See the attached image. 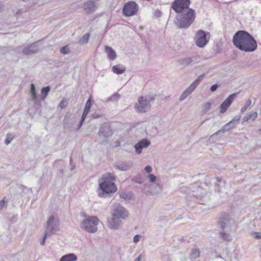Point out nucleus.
<instances>
[{
    "instance_id": "nucleus-1",
    "label": "nucleus",
    "mask_w": 261,
    "mask_h": 261,
    "mask_svg": "<svg viewBox=\"0 0 261 261\" xmlns=\"http://www.w3.org/2000/svg\"><path fill=\"white\" fill-rule=\"evenodd\" d=\"M232 42L234 46L246 53L254 51L257 46L255 39L245 31H239L233 35Z\"/></svg>"
},
{
    "instance_id": "nucleus-2",
    "label": "nucleus",
    "mask_w": 261,
    "mask_h": 261,
    "mask_svg": "<svg viewBox=\"0 0 261 261\" xmlns=\"http://www.w3.org/2000/svg\"><path fill=\"white\" fill-rule=\"evenodd\" d=\"M116 178L113 174L107 173L102 175L99 180V188L101 192L98 193L100 197H103L105 194L114 193L117 190V188L114 183Z\"/></svg>"
},
{
    "instance_id": "nucleus-3",
    "label": "nucleus",
    "mask_w": 261,
    "mask_h": 261,
    "mask_svg": "<svg viewBox=\"0 0 261 261\" xmlns=\"http://www.w3.org/2000/svg\"><path fill=\"white\" fill-rule=\"evenodd\" d=\"M177 13L175 23L179 29H187L195 20V11L192 9Z\"/></svg>"
},
{
    "instance_id": "nucleus-4",
    "label": "nucleus",
    "mask_w": 261,
    "mask_h": 261,
    "mask_svg": "<svg viewBox=\"0 0 261 261\" xmlns=\"http://www.w3.org/2000/svg\"><path fill=\"white\" fill-rule=\"evenodd\" d=\"M154 100L153 95H146L140 96L138 98V102L135 105V111L138 113H145L150 108V102Z\"/></svg>"
},
{
    "instance_id": "nucleus-5",
    "label": "nucleus",
    "mask_w": 261,
    "mask_h": 261,
    "mask_svg": "<svg viewBox=\"0 0 261 261\" xmlns=\"http://www.w3.org/2000/svg\"><path fill=\"white\" fill-rule=\"evenodd\" d=\"M98 223L99 220L96 216L88 217L81 222L80 227L89 233H95L97 230Z\"/></svg>"
},
{
    "instance_id": "nucleus-6",
    "label": "nucleus",
    "mask_w": 261,
    "mask_h": 261,
    "mask_svg": "<svg viewBox=\"0 0 261 261\" xmlns=\"http://www.w3.org/2000/svg\"><path fill=\"white\" fill-rule=\"evenodd\" d=\"M60 221L57 217L49 216L47 220L45 231L51 235L56 233L60 230Z\"/></svg>"
},
{
    "instance_id": "nucleus-7",
    "label": "nucleus",
    "mask_w": 261,
    "mask_h": 261,
    "mask_svg": "<svg viewBox=\"0 0 261 261\" xmlns=\"http://www.w3.org/2000/svg\"><path fill=\"white\" fill-rule=\"evenodd\" d=\"M113 134V130L109 124H102L100 126L98 133V135L100 139V143H107L109 137H111Z\"/></svg>"
},
{
    "instance_id": "nucleus-8",
    "label": "nucleus",
    "mask_w": 261,
    "mask_h": 261,
    "mask_svg": "<svg viewBox=\"0 0 261 261\" xmlns=\"http://www.w3.org/2000/svg\"><path fill=\"white\" fill-rule=\"evenodd\" d=\"M234 223V221L227 214H222L218 222V227L226 231H230L231 225Z\"/></svg>"
},
{
    "instance_id": "nucleus-9",
    "label": "nucleus",
    "mask_w": 261,
    "mask_h": 261,
    "mask_svg": "<svg viewBox=\"0 0 261 261\" xmlns=\"http://www.w3.org/2000/svg\"><path fill=\"white\" fill-rule=\"evenodd\" d=\"M138 10V5L134 1H129L124 4L122 13L125 16L129 17L136 15Z\"/></svg>"
},
{
    "instance_id": "nucleus-10",
    "label": "nucleus",
    "mask_w": 261,
    "mask_h": 261,
    "mask_svg": "<svg viewBox=\"0 0 261 261\" xmlns=\"http://www.w3.org/2000/svg\"><path fill=\"white\" fill-rule=\"evenodd\" d=\"M205 76L203 74L199 75L196 80H195L186 89L184 90L179 97V100L182 101L185 99L189 95H190L199 85L201 81H202Z\"/></svg>"
},
{
    "instance_id": "nucleus-11",
    "label": "nucleus",
    "mask_w": 261,
    "mask_h": 261,
    "mask_svg": "<svg viewBox=\"0 0 261 261\" xmlns=\"http://www.w3.org/2000/svg\"><path fill=\"white\" fill-rule=\"evenodd\" d=\"M111 215L112 216H116L121 220H124L128 218L129 214L126 209L120 204H115L112 206Z\"/></svg>"
},
{
    "instance_id": "nucleus-12",
    "label": "nucleus",
    "mask_w": 261,
    "mask_h": 261,
    "mask_svg": "<svg viewBox=\"0 0 261 261\" xmlns=\"http://www.w3.org/2000/svg\"><path fill=\"white\" fill-rule=\"evenodd\" d=\"M190 0H175L172 4L171 8L176 13H180L190 9Z\"/></svg>"
},
{
    "instance_id": "nucleus-13",
    "label": "nucleus",
    "mask_w": 261,
    "mask_h": 261,
    "mask_svg": "<svg viewBox=\"0 0 261 261\" xmlns=\"http://www.w3.org/2000/svg\"><path fill=\"white\" fill-rule=\"evenodd\" d=\"M210 37L209 33L199 30L196 34V45L199 47H203L208 43Z\"/></svg>"
},
{
    "instance_id": "nucleus-14",
    "label": "nucleus",
    "mask_w": 261,
    "mask_h": 261,
    "mask_svg": "<svg viewBox=\"0 0 261 261\" xmlns=\"http://www.w3.org/2000/svg\"><path fill=\"white\" fill-rule=\"evenodd\" d=\"M238 93H234L230 94L228 97L221 104L220 106V112L221 114L224 113L228 108L230 107L232 101L234 100Z\"/></svg>"
},
{
    "instance_id": "nucleus-15",
    "label": "nucleus",
    "mask_w": 261,
    "mask_h": 261,
    "mask_svg": "<svg viewBox=\"0 0 261 261\" xmlns=\"http://www.w3.org/2000/svg\"><path fill=\"white\" fill-rule=\"evenodd\" d=\"M122 225V222L120 219L116 216H112L108 218L107 219V225L110 229L116 230Z\"/></svg>"
},
{
    "instance_id": "nucleus-16",
    "label": "nucleus",
    "mask_w": 261,
    "mask_h": 261,
    "mask_svg": "<svg viewBox=\"0 0 261 261\" xmlns=\"http://www.w3.org/2000/svg\"><path fill=\"white\" fill-rule=\"evenodd\" d=\"M83 8L87 14H90L96 11L97 6L95 1L89 0L84 3Z\"/></svg>"
},
{
    "instance_id": "nucleus-17",
    "label": "nucleus",
    "mask_w": 261,
    "mask_h": 261,
    "mask_svg": "<svg viewBox=\"0 0 261 261\" xmlns=\"http://www.w3.org/2000/svg\"><path fill=\"white\" fill-rule=\"evenodd\" d=\"M133 166V163L130 161L117 162L115 164L114 167L120 171H127Z\"/></svg>"
},
{
    "instance_id": "nucleus-18",
    "label": "nucleus",
    "mask_w": 261,
    "mask_h": 261,
    "mask_svg": "<svg viewBox=\"0 0 261 261\" xmlns=\"http://www.w3.org/2000/svg\"><path fill=\"white\" fill-rule=\"evenodd\" d=\"M39 49L37 46V42L33 43L23 49L22 53L27 56L32 55L39 52Z\"/></svg>"
},
{
    "instance_id": "nucleus-19",
    "label": "nucleus",
    "mask_w": 261,
    "mask_h": 261,
    "mask_svg": "<svg viewBox=\"0 0 261 261\" xmlns=\"http://www.w3.org/2000/svg\"><path fill=\"white\" fill-rule=\"evenodd\" d=\"M150 144V142L147 139H143L139 142L137 143L134 147L137 154H140L143 148L148 147Z\"/></svg>"
},
{
    "instance_id": "nucleus-20",
    "label": "nucleus",
    "mask_w": 261,
    "mask_h": 261,
    "mask_svg": "<svg viewBox=\"0 0 261 261\" xmlns=\"http://www.w3.org/2000/svg\"><path fill=\"white\" fill-rule=\"evenodd\" d=\"M236 125V124L233 123L231 121H230L229 122H228L227 123L224 125L222 127L221 129H219V130H218L217 132H216V133H215L214 134L212 135L211 136L210 138H212L214 137L215 136L217 135L219 133H220L221 132L224 133L226 131H228V130H230V129L234 127Z\"/></svg>"
},
{
    "instance_id": "nucleus-21",
    "label": "nucleus",
    "mask_w": 261,
    "mask_h": 261,
    "mask_svg": "<svg viewBox=\"0 0 261 261\" xmlns=\"http://www.w3.org/2000/svg\"><path fill=\"white\" fill-rule=\"evenodd\" d=\"M105 51L107 54L108 58L111 60H114L116 58V53L115 51L109 46H105Z\"/></svg>"
},
{
    "instance_id": "nucleus-22",
    "label": "nucleus",
    "mask_w": 261,
    "mask_h": 261,
    "mask_svg": "<svg viewBox=\"0 0 261 261\" xmlns=\"http://www.w3.org/2000/svg\"><path fill=\"white\" fill-rule=\"evenodd\" d=\"M126 70L125 67L121 64H118L112 67V71L114 73L120 74L124 73Z\"/></svg>"
},
{
    "instance_id": "nucleus-23",
    "label": "nucleus",
    "mask_w": 261,
    "mask_h": 261,
    "mask_svg": "<svg viewBox=\"0 0 261 261\" xmlns=\"http://www.w3.org/2000/svg\"><path fill=\"white\" fill-rule=\"evenodd\" d=\"M77 256L73 253H69L63 256L60 261H76Z\"/></svg>"
},
{
    "instance_id": "nucleus-24",
    "label": "nucleus",
    "mask_w": 261,
    "mask_h": 261,
    "mask_svg": "<svg viewBox=\"0 0 261 261\" xmlns=\"http://www.w3.org/2000/svg\"><path fill=\"white\" fill-rule=\"evenodd\" d=\"M257 117V113L256 112H251L249 115L245 116L243 119L242 124H245V122H248L249 119L254 120Z\"/></svg>"
},
{
    "instance_id": "nucleus-25",
    "label": "nucleus",
    "mask_w": 261,
    "mask_h": 261,
    "mask_svg": "<svg viewBox=\"0 0 261 261\" xmlns=\"http://www.w3.org/2000/svg\"><path fill=\"white\" fill-rule=\"evenodd\" d=\"M200 250L198 248H193L191 249L190 253V257L191 259H195L200 256Z\"/></svg>"
},
{
    "instance_id": "nucleus-26",
    "label": "nucleus",
    "mask_w": 261,
    "mask_h": 261,
    "mask_svg": "<svg viewBox=\"0 0 261 261\" xmlns=\"http://www.w3.org/2000/svg\"><path fill=\"white\" fill-rule=\"evenodd\" d=\"M30 92L31 94V99L33 100H35L36 102H38L39 105H40V101L38 99L37 94L36 93L35 91V86L34 84H31V89H30Z\"/></svg>"
},
{
    "instance_id": "nucleus-27",
    "label": "nucleus",
    "mask_w": 261,
    "mask_h": 261,
    "mask_svg": "<svg viewBox=\"0 0 261 261\" xmlns=\"http://www.w3.org/2000/svg\"><path fill=\"white\" fill-rule=\"evenodd\" d=\"M192 62L193 60L191 58H186L180 59L178 61L179 64L184 66V67H186L190 65Z\"/></svg>"
},
{
    "instance_id": "nucleus-28",
    "label": "nucleus",
    "mask_w": 261,
    "mask_h": 261,
    "mask_svg": "<svg viewBox=\"0 0 261 261\" xmlns=\"http://www.w3.org/2000/svg\"><path fill=\"white\" fill-rule=\"evenodd\" d=\"M223 230L224 231H222L219 233L220 238L224 241H230L231 240V238L230 234L228 233L229 231H226V230Z\"/></svg>"
},
{
    "instance_id": "nucleus-29",
    "label": "nucleus",
    "mask_w": 261,
    "mask_h": 261,
    "mask_svg": "<svg viewBox=\"0 0 261 261\" xmlns=\"http://www.w3.org/2000/svg\"><path fill=\"white\" fill-rule=\"evenodd\" d=\"M120 197L125 200H129L132 198V194L124 190L120 191Z\"/></svg>"
},
{
    "instance_id": "nucleus-30",
    "label": "nucleus",
    "mask_w": 261,
    "mask_h": 261,
    "mask_svg": "<svg viewBox=\"0 0 261 261\" xmlns=\"http://www.w3.org/2000/svg\"><path fill=\"white\" fill-rule=\"evenodd\" d=\"M50 90V87L49 86H46L45 87H43L41 89V98L42 99H44L47 96Z\"/></svg>"
},
{
    "instance_id": "nucleus-31",
    "label": "nucleus",
    "mask_w": 261,
    "mask_h": 261,
    "mask_svg": "<svg viewBox=\"0 0 261 261\" xmlns=\"http://www.w3.org/2000/svg\"><path fill=\"white\" fill-rule=\"evenodd\" d=\"M89 37L90 34L89 33H86L79 40V43L81 44L88 43Z\"/></svg>"
},
{
    "instance_id": "nucleus-32",
    "label": "nucleus",
    "mask_w": 261,
    "mask_h": 261,
    "mask_svg": "<svg viewBox=\"0 0 261 261\" xmlns=\"http://www.w3.org/2000/svg\"><path fill=\"white\" fill-rule=\"evenodd\" d=\"M14 136L12 134L8 133L6 136V139L5 141V143L6 145L9 144L11 142L12 140L14 139Z\"/></svg>"
},
{
    "instance_id": "nucleus-33",
    "label": "nucleus",
    "mask_w": 261,
    "mask_h": 261,
    "mask_svg": "<svg viewBox=\"0 0 261 261\" xmlns=\"http://www.w3.org/2000/svg\"><path fill=\"white\" fill-rule=\"evenodd\" d=\"M68 104V99L66 98H63L61 101L59 105V107L61 108V109H64Z\"/></svg>"
},
{
    "instance_id": "nucleus-34",
    "label": "nucleus",
    "mask_w": 261,
    "mask_h": 261,
    "mask_svg": "<svg viewBox=\"0 0 261 261\" xmlns=\"http://www.w3.org/2000/svg\"><path fill=\"white\" fill-rule=\"evenodd\" d=\"M120 97V95L117 93L114 94L111 97H110L107 101H115L117 100Z\"/></svg>"
},
{
    "instance_id": "nucleus-35",
    "label": "nucleus",
    "mask_w": 261,
    "mask_h": 261,
    "mask_svg": "<svg viewBox=\"0 0 261 261\" xmlns=\"http://www.w3.org/2000/svg\"><path fill=\"white\" fill-rule=\"evenodd\" d=\"M60 53L64 55L68 54L69 53V48L67 45L64 46L60 48Z\"/></svg>"
},
{
    "instance_id": "nucleus-36",
    "label": "nucleus",
    "mask_w": 261,
    "mask_h": 261,
    "mask_svg": "<svg viewBox=\"0 0 261 261\" xmlns=\"http://www.w3.org/2000/svg\"><path fill=\"white\" fill-rule=\"evenodd\" d=\"M92 106V102H91V97H90L87 101L85 105V109H86L87 110H90Z\"/></svg>"
},
{
    "instance_id": "nucleus-37",
    "label": "nucleus",
    "mask_w": 261,
    "mask_h": 261,
    "mask_svg": "<svg viewBox=\"0 0 261 261\" xmlns=\"http://www.w3.org/2000/svg\"><path fill=\"white\" fill-rule=\"evenodd\" d=\"M241 116L240 115H237L234 116L233 119L231 120L233 123L237 124L239 123L240 119H241Z\"/></svg>"
},
{
    "instance_id": "nucleus-38",
    "label": "nucleus",
    "mask_w": 261,
    "mask_h": 261,
    "mask_svg": "<svg viewBox=\"0 0 261 261\" xmlns=\"http://www.w3.org/2000/svg\"><path fill=\"white\" fill-rule=\"evenodd\" d=\"M148 177L149 178V181L152 183L154 182L156 179V176L152 174H149L148 175Z\"/></svg>"
},
{
    "instance_id": "nucleus-39",
    "label": "nucleus",
    "mask_w": 261,
    "mask_h": 261,
    "mask_svg": "<svg viewBox=\"0 0 261 261\" xmlns=\"http://www.w3.org/2000/svg\"><path fill=\"white\" fill-rule=\"evenodd\" d=\"M51 235L50 234H47L46 232L45 231L44 237L42 239V240L41 241L40 244L41 245H44L45 243V241L47 236H51Z\"/></svg>"
},
{
    "instance_id": "nucleus-40",
    "label": "nucleus",
    "mask_w": 261,
    "mask_h": 261,
    "mask_svg": "<svg viewBox=\"0 0 261 261\" xmlns=\"http://www.w3.org/2000/svg\"><path fill=\"white\" fill-rule=\"evenodd\" d=\"M103 116V115L102 113H98L95 112L92 114V118L94 119L101 118Z\"/></svg>"
},
{
    "instance_id": "nucleus-41",
    "label": "nucleus",
    "mask_w": 261,
    "mask_h": 261,
    "mask_svg": "<svg viewBox=\"0 0 261 261\" xmlns=\"http://www.w3.org/2000/svg\"><path fill=\"white\" fill-rule=\"evenodd\" d=\"M134 261H145V255L141 254Z\"/></svg>"
},
{
    "instance_id": "nucleus-42",
    "label": "nucleus",
    "mask_w": 261,
    "mask_h": 261,
    "mask_svg": "<svg viewBox=\"0 0 261 261\" xmlns=\"http://www.w3.org/2000/svg\"><path fill=\"white\" fill-rule=\"evenodd\" d=\"M211 103L210 102H206L204 105V110L205 111H208L211 108Z\"/></svg>"
},
{
    "instance_id": "nucleus-43",
    "label": "nucleus",
    "mask_w": 261,
    "mask_h": 261,
    "mask_svg": "<svg viewBox=\"0 0 261 261\" xmlns=\"http://www.w3.org/2000/svg\"><path fill=\"white\" fill-rule=\"evenodd\" d=\"M133 181H134L135 182L141 184H142V180L141 179L140 177H134L132 179Z\"/></svg>"
},
{
    "instance_id": "nucleus-44",
    "label": "nucleus",
    "mask_w": 261,
    "mask_h": 261,
    "mask_svg": "<svg viewBox=\"0 0 261 261\" xmlns=\"http://www.w3.org/2000/svg\"><path fill=\"white\" fill-rule=\"evenodd\" d=\"M219 87V86L218 84H214L211 87L210 90L212 92H215Z\"/></svg>"
},
{
    "instance_id": "nucleus-45",
    "label": "nucleus",
    "mask_w": 261,
    "mask_h": 261,
    "mask_svg": "<svg viewBox=\"0 0 261 261\" xmlns=\"http://www.w3.org/2000/svg\"><path fill=\"white\" fill-rule=\"evenodd\" d=\"M89 111H90L89 110H87V109L84 108V110L82 116V118L84 117V118L85 119L86 116H87L88 113L89 112Z\"/></svg>"
},
{
    "instance_id": "nucleus-46",
    "label": "nucleus",
    "mask_w": 261,
    "mask_h": 261,
    "mask_svg": "<svg viewBox=\"0 0 261 261\" xmlns=\"http://www.w3.org/2000/svg\"><path fill=\"white\" fill-rule=\"evenodd\" d=\"M152 167L149 165L146 166L144 169V170L147 173H150L152 171Z\"/></svg>"
},
{
    "instance_id": "nucleus-47",
    "label": "nucleus",
    "mask_w": 261,
    "mask_h": 261,
    "mask_svg": "<svg viewBox=\"0 0 261 261\" xmlns=\"http://www.w3.org/2000/svg\"><path fill=\"white\" fill-rule=\"evenodd\" d=\"M141 236L139 234H137L134 236L133 241L135 243H138L140 239Z\"/></svg>"
},
{
    "instance_id": "nucleus-48",
    "label": "nucleus",
    "mask_w": 261,
    "mask_h": 261,
    "mask_svg": "<svg viewBox=\"0 0 261 261\" xmlns=\"http://www.w3.org/2000/svg\"><path fill=\"white\" fill-rule=\"evenodd\" d=\"M85 119L83 118H81V120L79 122V125H78V129L80 128L85 121Z\"/></svg>"
},
{
    "instance_id": "nucleus-49",
    "label": "nucleus",
    "mask_w": 261,
    "mask_h": 261,
    "mask_svg": "<svg viewBox=\"0 0 261 261\" xmlns=\"http://www.w3.org/2000/svg\"><path fill=\"white\" fill-rule=\"evenodd\" d=\"M251 105V100L250 99H248L245 105V106L246 107V108H248L250 106V105Z\"/></svg>"
},
{
    "instance_id": "nucleus-50",
    "label": "nucleus",
    "mask_w": 261,
    "mask_h": 261,
    "mask_svg": "<svg viewBox=\"0 0 261 261\" xmlns=\"http://www.w3.org/2000/svg\"><path fill=\"white\" fill-rule=\"evenodd\" d=\"M5 203V201L4 199L1 200L0 201V207H1V208H2L4 206Z\"/></svg>"
},
{
    "instance_id": "nucleus-51",
    "label": "nucleus",
    "mask_w": 261,
    "mask_h": 261,
    "mask_svg": "<svg viewBox=\"0 0 261 261\" xmlns=\"http://www.w3.org/2000/svg\"><path fill=\"white\" fill-rule=\"evenodd\" d=\"M247 109V108H246L245 106L243 107L241 110V112L242 113H244V112H245L246 111Z\"/></svg>"
},
{
    "instance_id": "nucleus-52",
    "label": "nucleus",
    "mask_w": 261,
    "mask_h": 261,
    "mask_svg": "<svg viewBox=\"0 0 261 261\" xmlns=\"http://www.w3.org/2000/svg\"><path fill=\"white\" fill-rule=\"evenodd\" d=\"M255 238H256V239H261V233H259V234H256L255 236Z\"/></svg>"
},
{
    "instance_id": "nucleus-53",
    "label": "nucleus",
    "mask_w": 261,
    "mask_h": 261,
    "mask_svg": "<svg viewBox=\"0 0 261 261\" xmlns=\"http://www.w3.org/2000/svg\"><path fill=\"white\" fill-rule=\"evenodd\" d=\"M216 179L217 181H218V182H220L221 181V178H220L219 177H217Z\"/></svg>"
},
{
    "instance_id": "nucleus-54",
    "label": "nucleus",
    "mask_w": 261,
    "mask_h": 261,
    "mask_svg": "<svg viewBox=\"0 0 261 261\" xmlns=\"http://www.w3.org/2000/svg\"><path fill=\"white\" fill-rule=\"evenodd\" d=\"M20 187L21 188H22V189H24V188H26V187L23 186V185H20Z\"/></svg>"
},
{
    "instance_id": "nucleus-55",
    "label": "nucleus",
    "mask_w": 261,
    "mask_h": 261,
    "mask_svg": "<svg viewBox=\"0 0 261 261\" xmlns=\"http://www.w3.org/2000/svg\"><path fill=\"white\" fill-rule=\"evenodd\" d=\"M63 172H64V170H63V169H60V172L61 173H62H62H63Z\"/></svg>"
},
{
    "instance_id": "nucleus-56",
    "label": "nucleus",
    "mask_w": 261,
    "mask_h": 261,
    "mask_svg": "<svg viewBox=\"0 0 261 261\" xmlns=\"http://www.w3.org/2000/svg\"><path fill=\"white\" fill-rule=\"evenodd\" d=\"M167 261H170V259L169 257H167Z\"/></svg>"
},
{
    "instance_id": "nucleus-57",
    "label": "nucleus",
    "mask_w": 261,
    "mask_h": 261,
    "mask_svg": "<svg viewBox=\"0 0 261 261\" xmlns=\"http://www.w3.org/2000/svg\"><path fill=\"white\" fill-rule=\"evenodd\" d=\"M180 241H184V239H183V238L180 239Z\"/></svg>"
},
{
    "instance_id": "nucleus-58",
    "label": "nucleus",
    "mask_w": 261,
    "mask_h": 261,
    "mask_svg": "<svg viewBox=\"0 0 261 261\" xmlns=\"http://www.w3.org/2000/svg\"><path fill=\"white\" fill-rule=\"evenodd\" d=\"M75 168V166H73L72 168H71V170H73L74 168Z\"/></svg>"
},
{
    "instance_id": "nucleus-59",
    "label": "nucleus",
    "mask_w": 261,
    "mask_h": 261,
    "mask_svg": "<svg viewBox=\"0 0 261 261\" xmlns=\"http://www.w3.org/2000/svg\"><path fill=\"white\" fill-rule=\"evenodd\" d=\"M70 162L71 161V158H70Z\"/></svg>"
}]
</instances>
